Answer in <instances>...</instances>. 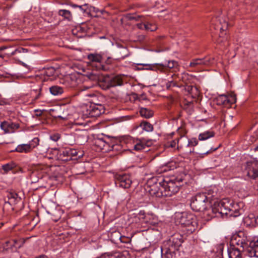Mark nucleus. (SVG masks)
Returning <instances> with one entry per match:
<instances>
[{
    "label": "nucleus",
    "instance_id": "24",
    "mask_svg": "<svg viewBox=\"0 0 258 258\" xmlns=\"http://www.w3.org/2000/svg\"><path fill=\"white\" fill-rule=\"evenodd\" d=\"M131 223H135L137 227H139L140 225H142L143 221L142 218L141 217V211L137 215H134L131 217L130 220Z\"/></svg>",
    "mask_w": 258,
    "mask_h": 258
},
{
    "label": "nucleus",
    "instance_id": "50",
    "mask_svg": "<svg viewBox=\"0 0 258 258\" xmlns=\"http://www.w3.org/2000/svg\"><path fill=\"white\" fill-rule=\"evenodd\" d=\"M35 115L37 116H40L42 113V111L41 110H35Z\"/></svg>",
    "mask_w": 258,
    "mask_h": 258
},
{
    "label": "nucleus",
    "instance_id": "14",
    "mask_svg": "<svg viewBox=\"0 0 258 258\" xmlns=\"http://www.w3.org/2000/svg\"><path fill=\"white\" fill-rule=\"evenodd\" d=\"M141 217L142 218L143 223L150 225H155L158 222L157 217L153 214L148 213L145 214L144 212L141 211Z\"/></svg>",
    "mask_w": 258,
    "mask_h": 258
},
{
    "label": "nucleus",
    "instance_id": "2",
    "mask_svg": "<svg viewBox=\"0 0 258 258\" xmlns=\"http://www.w3.org/2000/svg\"><path fill=\"white\" fill-rule=\"evenodd\" d=\"M175 220L176 224L180 225L183 228L182 230L187 234L194 232L198 227L197 217L191 213H176Z\"/></svg>",
    "mask_w": 258,
    "mask_h": 258
},
{
    "label": "nucleus",
    "instance_id": "26",
    "mask_svg": "<svg viewBox=\"0 0 258 258\" xmlns=\"http://www.w3.org/2000/svg\"><path fill=\"white\" fill-rule=\"evenodd\" d=\"M50 93L53 95H59L63 93V89L61 87L53 86L49 88Z\"/></svg>",
    "mask_w": 258,
    "mask_h": 258
},
{
    "label": "nucleus",
    "instance_id": "49",
    "mask_svg": "<svg viewBox=\"0 0 258 258\" xmlns=\"http://www.w3.org/2000/svg\"><path fill=\"white\" fill-rule=\"evenodd\" d=\"M68 116H69V114L65 115H63V116L58 115L57 116H55V117L58 118H60V119H63V120H66V119H67L68 118Z\"/></svg>",
    "mask_w": 258,
    "mask_h": 258
},
{
    "label": "nucleus",
    "instance_id": "10",
    "mask_svg": "<svg viewBox=\"0 0 258 258\" xmlns=\"http://www.w3.org/2000/svg\"><path fill=\"white\" fill-rule=\"evenodd\" d=\"M54 72L55 70L53 68H48L43 69L34 76H32L31 78L35 79L36 81H53L54 80L53 77ZM26 78H30V77Z\"/></svg>",
    "mask_w": 258,
    "mask_h": 258
},
{
    "label": "nucleus",
    "instance_id": "33",
    "mask_svg": "<svg viewBox=\"0 0 258 258\" xmlns=\"http://www.w3.org/2000/svg\"><path fill=\"white\" fill-rule=\"evenodd\" d=\"M16 166V164L14 162H10L2 166V169L6 173L12 170Z\"/></svg>",
    "mask_w": 258,
    "mask_h": 258
},
{
    "label": "nucleus",
    "instance_id": "55",
    "mask_svg": "<svg viewBox=\"0 0 258 258\" xmlns=\"http://www.w3.org/2000/svg\"><path fill=\"white\" fill-rule=\"evenodd\" d=\"M5 56L0 52V58H4Z\"/></svg>",
    "mask_w": 258,
    "mask_h": 258
},
{
    "label": "nucleus",
    "instance_id": "8",
    "mask_svg": "<svg viewBox=\"0 0 258 258\" xmlns=\"http://www.w3.org/2000/svg\"><path fill=\"white\" fill-rule=\"evenodd\" d=\"M214 58L210 56L192 59L189 64V67L195 71H200L204 67L211 66L214 63Z\"/></svg>",
    "mask_w": 258,
    "mask_h": 258
},
{
    "label": "nucleus",
    "instance_id": "56",
    "mask_svg": "<svg viewBox=\"0 0 258 258\" xmlns=\"http://www.w3.org/2000/svg\"><path fill=\"white\" fill-rule=\"evenodd\" d=\"M102 69L103 70H105V68H104V66H102Z\"/></svg>",
    "mask_w": 258,
    "mask_h": 258
},
{
    "label": "nucleus",
    "instance_id": "30",
    "mask_svg": "<svg viewBox=\"0 0 258 258\" xmlns=\"http://www.w3.org/2000/svg\"><path fill=\"white\" fill-rule=\"evenodd\" d=\"M217 103L219 105L227 104V95L222 94L218 96L217 98Z\"/></svg>",
    "mask_w": 258,
    "mask_h": 258
},
{
    "label": "nucleus",
    "instance_id": "31",
    "mask_svg": "<svg viewBox=\"0 0 258 258\" xmlns=\"http://www.w3.org/2000/svg\"><path fill=\"white\" fill-rule=\"evenodd\" d=\"M188 139L185 137H181L177 142L178 148L187 147Z\"/></svg>",
    "mask_w": 258,
    "mask_h": 258
},
{
    "label": "nucleus",
    "instance_id": "52",
    "mask_svg": "<svg viewBox=\"0 0 258 258\" xmlns=\"http://www.w3.org/2000/svg\"><path fill=\"white\" fill-rule=\"evenodd\" d=\"M146 24H143V23H140V24H138V27L139 28V29H143L145 28H144V25H146Z\"/></svg>",
    "mask_w": 258,
    "mask_h": 258
},
{
    "label": "nucleus",
    "instance_id": "59",
    "mask_svg": "<svg viewBox=\"0 0 258 258\" xmlns=\"http://www.w3.org/2000/svg\"><path fill=\"white\" fill-rule=\"evenodd\" d=\"M75 31H76L75 30H73V33L74 34H75Z\"/></svg>",
    "mask_w": 258,
    "mask_h": 258
},
{
    "label": "nucleus",
    "instance_id": "47",
    "mask_svg": "<svg viewBox=\"0 0 258 258\" xmlns=\"http://www.w3.org/2000/svg\"><path fill=\"white\" fill-rule=\"evenodd\" d=\"M194 79L195 77L192 76V75L189 76L188 75H184V76L183 77V79L186 80V81H189Z\"/></svg>",
    "mask_w": 258,
    "mask_h": 258
},
{
    "label": "nucleus",
    "instance_id": "3",
    "mask_svg": "<svg viewBox=\"0 0 258 258\" xmlns=\"http://www.w3.org/2000/svg\"><path fill=\"white\" fill-rule=\"evenodd\" d=\"M233 246L237 245L240 248H246V254L250 257H258V239L250 241L246 238H242L240 235H236L232 240Z\"/></svg>",
    "mask_w": 258,
    "mask_h": 258
},
{
    "label": "nucleus",
    "instance_id": "36",
    "mask_svg": "<svg viewBox=\"0 0 258 258\" xmlns=\"http://www.w3.org/2000/svg\"><path fill=\"white\" fill-rule=\"evenodd\" d=\"M247 174L249 177L253 179H256L258 178V170L252 169V170L248 171Z\"/></svg>",
    "mask_w": 258,
    "mask_h": 258
},
{
    "label": "nucleus",
    "instance_id": "12",
    "mask_svg": "<svg viewBox=\"0 0 258 258\" xmlns=\"http://www.w3.org/2000/svg\"><path fill=\"white\" fill-rule=\"evenodd\" d=\"M132 182L130 176L128 174H119L115 176V183L117 186L127 188L130 187Z\"/></svg>",
    "mask_w": 258,
    "mask_h": 258
},
{
    "label": "nucleus",
    "instance_id": "44",
    "mask_svg": "<svg viewBox=\"0 0 258 258\" xmlns=\"http://www.w3.org/2000/svg\"><path fill=\"white\" fill-rule=\"evenodd\" d=\"M97 60H98V62H102L104 61H105L107 63L109 64L110 63H111V60L110 59V58H108L106 60H105V59L104 58H103L102 57L100 56V55L98 54V58H97Z\"/></svg>",
    "mask_w": 258,
    "mask_h": 258
},
{
    "label": "nucleus",
    "instance_id": "4",
    "mask_svg": "<svg viewBox=\"0 0 258 258\" xmlns=\"http://www.w3.org/2000/svg\"><path fill=\"white\" fill-rule=\"evenodd\" d=\"M228 18L224 14H221L218 18H213L210 21L211 29L213 28L215 30H220V34L219 38L217 40V43H221L226 41L227 38H222L224 34V31L228 28Z\"/></svg>",
    "mask_w": 258,
    "mask_h": 258
},
{
    "label": "nucleus",
    "instance_id": "13",
    "mask_svg": "<svg viewBox=\"0 0 258 258\" xmlns=\"http://www.w3.org/2000/svg\"><path fill=\"white\" fill-rule=\"evenodd\" d=\"M153 144L152 140L142 139L137 141L134 145V149L137 151H147V149Z\"/></svg>",
    "mask_w": 258,
    "mask_h": 258
},
{
    "label": "nucleus",
    "instance_id": "29",
    "mask_svg": "<svg viewBox=\"0 0 258 258\" xmlns=\"http://www.w3.org/2000/svg\"><path fill=\"white\" fill-rule=\"evenodd\" d=\"M58 14L68 20H71L72 18V14L69 10H60L58 11Z\"/></svg>",
    "mask_w": 258,
    "mask_h": 258
},
{
    "label": "nucleus",
    "instance_id": "6",
    "mask_svg": "<svg viewBox=\"0 0 258 258\" xmlns=\"http://www.w3.org/2000/svg\"><path fill=\"white\" fill-rule=\"evenodd\" d=\"M156 178H152L148 180L146 190L151 196L156 197H164L163 192L161 189L162 181L157 182Z\"/></svg>",
    "mask_w": 258,
    "mask_h": 258
},
{
    "label": "nucleus",
    "instance_id": "35",
    "mask_svg": "<svg viewBox=\"0 0 258 258\" xmlns=\"http://www.w3.org/2000/svg\"><path fill=\"white\" fill-rule=\"evenodd\" d=\"M145 30L150 31H155L157 29V27L155 24L150 23H146V25H144Z\"/></svg>",
    "mask_w": 258,
    "mask_h": 258
},
{
    "label": "nucleus",
    "instance_id": "28",
    "mask_svg": "<svg viewBox=\"0 0 258 258\" xmlns=\"http://www.w3.org/2000/svg\"><path fill=\"white\" fill-rule=\"evenodd\" d=\"M139 126L141 127L142 129L146 132H152L153 130V125L147 122V121H143L142 122Z\"/></svg>",
    "mask_w": 258,
    "mask_h": 258
},
{
    "label": "nucleus",
    "instance_id": "16",
    "mask_svg": "<svg viewBox=\"0 0 258 258\" xmlns=\"http://www.w3.org/2000/svg\"><path fill=\"white\" fill-rule=\"evenodd\" d=\"M157 65L156 63H137L134 67V69L138 71L152 70L157 71Z\"/></svg>",
    "mask_w": 258,
    "mask_h": 258
},
{
    "label": "nucleus",
    "instance_id": "19",
    "mask_svg": "<svg viewBox=\"0 0 258 258\" xmlns=\"http://www.w3.org/2000/svg\"><path fill=\"white\" fill-rule=\"evenodd\" d=\"M7 198L8 199V203L11 205H16L21 200L17 193L13 191L8 193Z\"/></svg>",
    "mask_w": 258,
    "mask_h": 258
},
{
    "label": "nucleus",
    "instance_id": "17",
    "mask_svg": "<svg viewBox=\"0 0 258 258\" xmlns=\"http://www.w3.org/2000/svg\"><path fill=\"white\" fill-rule=\"evenodd\" d=\"M100 150L103 153H106L111 150L109 144L104 138L98 137V151Z\"/></svg>",
    "mask_w": 258,
    "mask_h": 258
},
{
    "label": "nucleus",
    "instance_id": "21",
    "mask_svg": "<svg viewBox=\"0 0 258 258\" xmlns=\"http://www.w3.org/2000/svg\"><path fill=\"white\" fill-rule=\"evenodd\" d=\"M31 151L30 147L27 144L19 145L14 150L12 151V152H17L21 153H29Z\"/></svg>",
    "mask_w": 258,
    "mask_h": 258
},
{
    "label": "nucleus",
    "instance_id": "48",
    "mask_svg": "<svg viewBox=\"0 0 258 258\" xmlns=\"http://www.w3.org/2000/svg\"><path fill=\"white\" fill-rule=\"evenodd\" d=\"M8 103V100L5 98L0 99V105H4Z\"/></svg>",
    "mask_w": 258,
    "mask_h": 258
},
{
    "label": "nucleus",
    "instance_id": "46",
    "mask_svg": "<svg viewBox=\"0 0 258 258\" xmlns=\"http://www.w3.org/2000/svg\"><path fill=\"white\" fill-rule=\"evenodd\" d=\"M184 89L188 93H190L192 90V86L191 85H186V86H183Z\"/></svg>",
    "mask_w": 258,
    "mask_h": 258
},
{
    "label": "nucleus",
    "instance_id": "15",
    "mask_svg": "<svg viewBox=\"0 0 258 258\" xmlns=\"http://www.w3.org/2000/svg\"><path fill=\"white\" fill-rule=\"evenodd\" d=\"M157 65V71H162L165 68L173 69L178 66L177 61L171 60L165 61L164 63H156Z\"/></svg>",
    "mask_w": 258,
    "mask_h": 258
},
{
    "label": "nucleus",
    "instance_id": "60",
    "mask_svg": "<svg viewBox=\"0 0 258 258\" xmlns=\"http://www.w3.org/2000/svg\"><path fill=\"white\" fill-rule=\"evenodd\" d=\"M14 54H15V52H14L11 53L12 55H14Z\"/></svg>",
    "mask_w": 258,
    "mask_h": 258
},
{
    "label": "nucleus",
    "instance_id": "54",
    "mask_svg": "<svg viewBox=\"0 0 258 258\" xmlns=\"http://www.w3.org/2000/svg\"><path fill=\"white\" fill-rule=\"evenodd\" d=\"M176 143H177L176 142V141H172L171 142V144H170V146H171V147H175V145H176Z\"/></svg>",
    "mask_w": 258,
    "mask_h": 258
},
{
    "label": "nucleus",
    "instance_id": "5",
    "mask_svg": "<svg viewBox=\"0 0 258 258\" xmlns=\"http://www.w3.org/2000/svg\"><path fill=\"white\" fill-rule=\"evenodd\" d=\"M211 197H207L205 194H198L191 199L190 207L193 211L204 212V214H209V212L205 211L206 209V203Z\"/></svg>",
    "mask_w": 258,
    "mask_h": 258
},
{
    "label": "nucleus",
    "instance_id": "18",
    "mask_svg": "<svg viewBox=\"0 0 258 258\" xmlns=\"http://www.w3.org/2000/svg\"><path fill=\"white\" fill-rule=\"evenodd\" d=\"M241 249L235 246H231L228 249L229 258H241Z\"/></svg>",
    "mask_w": 258,
    "mask_h": 258
},
{
    "label": "nucleus",
    "instance_id": "9",
    "mask_svg": "<svg viewBox=\"0 0 258 258\" xmlns=\"http://www.w3.org/2000/svg\"><path fill=\"white\" fill-rule=\"evenodd\" d=\"M161 189H163L164 197H171L179 191V186L172 180L164 179L162 181Z\"/></svg>",
    "mask_w": 258,
    "mask_h": 258
},
{
    "label": "nucleus",
    "instance_id": "57",
    "mask_svg": "<svg viewBox=\"0 0 258 258\" xmlns=\"http://www.w3.org/2000/svg\"><path fill=\"white\" fill-rule=\"evenodd\" d=\"M209 153V151L206 152V153H204V155H206Z\"/></svg>",
    "mask_w": 258,
    "mask_h": 258
},
{
    "label": "nucleus",
    "instance_id": "38",
    "mask_svg": "<svg viewBox=\"0 0 258 258\" xmlns=\"http://www.w3.org/2000/svg\"><path fill=\"white\" fill-rule=\"evenodd\" d=\"M207 197H211L210 198L208 199V201L209 200H212L213 198H214L216 195V193L213 191V189H209L207 192L205 193Z\"/></svg>",
    "mask_w": 258,
    "mask_h": 258
},
{
    "label": "nucleus",
    "instance_id": "37",
    "mask_svg": "<svg viewBox=\"0 0 258 258\" xmlns=\"http://www.w3.org/2000/svg\"><path fill=\"white\" fill-rule=\"evenodd\" d=\"M1 128L5 131L6 133H9L12 131L9 129V126L8 125V121H3L1 123Z\"/></svg>",
    "mask_w": 258,
    "mask_h": 258
},
{
    "label": "nucleus",
    "instance_id": "27",
    "mask_svg": "<svg viewBox=\"0 0 258 258\" xmlns=\"http://www.w3.org/2000/svg\"><path fill=\"white\" fill-rule=\"evenodd\" d=\"M140 112L141 116L147 118L151 117L153 115V112L152 110L145 108H141Z\"/></svg>",
    "mask_w": 258,
    "mask_h": 258
},
{
    "label": "nucleus",
    "instance_id": "42",
    "mask_svg": "<svg viewBox=\"0 0 258 258\" xmlns=\"http://www.w3.org/2000/svg\"><path fill=\"white\" fill-rule=\"evenodd\" d=\"M104 112V106L103 105L98 104V115L103 114Z\"/></svg>",
    "mask_w": 258,
    "mask_h": 258
},
{
    "label": "nucleus",
    "instance_id": "53",
    "mask_svg": "<svg viewBox=\"0 0 258 258\" xmlns=\"http://www.w3.org/2000/svg\"><path fill=\"white\" fill-rule=\"evenodd\" d=\"M38 90H39V93H38V94H37V95L35 97V98H34V99H35V100L38 99L39 98L40 96V94H41V93H40V91H41V89L40 88H39L38 89Z\"/></svg>",
    "mask_w": 258,
    "mask_h": 258
},
{
    "label": "nucleus",
    "instance_id": "39",
    "mask_svg": "<svg viewBox=\"0 0 258 258\" xmlns=\"http://www.w3.org/2000/svg\"><path fill=\"white\" fill-rule=\"evenodd\" d=\"M198 144V142L196 139H192L191 140L188 139V142L187 143V147L188 146H196Z\"/></svg>",
    "mask_w": 258,
    "mask_h": 258
},
{
    "label": "nucleus",
    "instance_id": "58",
    "mask_svg": "<svg viewBox=\"0 0 258 258\" xmlns=\"http://www.w3.org/2000/svg\"><path fill=\"white\" fill-rule=\"evenodd\" d=\"M98 81H102V80H101V79L99 78L98 77Z\"/></svg>",
    "mask_w": 258,
    "mask_h": 258
},
{
    "label": "nucleus",
    "instance_id": "22",
    "mask_svg": "<svg viewBox=\"0 0 258 258\" xmlns=\"http://www.w3.org/2000/svg\"><path fill=\"white\" fill-rule=\"evenodd\" d=\"M102 83V84H98V86H99L103 89L106 90L111 87H114L117 85L120 86L122 85V84L120 83L121 82H101Z\"/></svg>",
    "mask_w": 258,
    "mask_h": 258
},
{
    "label": "nucleus",
    "instance_id": "43",
    "mask_svg": "<svg viewBox=\"0 0 258 258\" xmlns=\"http://www.w3.org/2000/svg\"><path fill=\"white\" fill-rule=\"evenodd\" d=\"M73 7H78L79 8V9L83 12V13H85L87 11V6L86 4H85V5H81V6H78V5H73Z\"/></svg>",
    "mask_w": 258,
    "mask_h": 258
},
{
    "label": "nucleus",
    "instance_id": "40",
    "mask_svg": "<svg viewBox=\"0 0 258 258\" xmlns=\"http://www.w3.org/2000/svg\"><path fill=\"white\" fill-rule=\"evenodd\" d=\"M8 125L10 130L17 129L20 127L19 124L16 122H8Z\"/></svg>",
    "mask_w": 258,
    "mask_h": 258
},
{
    "label": "nucleus",
    "instance_id": "1",
    "mask_svg": "<svg viewBox=\"0 0 258 258\" xmlns=\"http://www.w3.org/2000/svg\"><path fill=\"white\" fill-rule=\"evenodd\" d=\"M243 207L242 202L235 203L233 200L225 198L219 202H215L209 211L212 212L211 218L217 216V214L236 217L243 213Z\"/></svg>",
    "mask_w": 258,
    "mask_h": 258
},
{
    "label": "nucleus",
    "instance_id": "25",
    "mask_svg": "<svg viewBox=\"0 0 258 258\" xmlns=\"http://www.w3.org/2000/svg\"><path fill=\"white\" fill-rule=\"evenodd\" d=\"M98 258H125L120 252H115L113 254L104 253Z\"/></svg>",
    "mask_w": 258,
    "mask_h": 258
},
{
    "label": "nucleus",
    "instance_id": "23",
    "mask_svg": "<svg viewBox=\"0 0 258 258\" xmlns=\"http://www.w3.org/2000/svg\"><path fill=\"white\" fill-rule=\"evenodd\" d=\"M215 133L212 131H206L203 133L200 134L199 135V140L200 141H205L208 139L213 137Z\"/></svg>",
    "mask_w": 258,
    "mask_h": 258
},
{
    "label": "nucleus",
    "instance_id": "61",
    "mask_svg": "<svg viewBox=\"0 0 258 258\" xmlns=\"http://www.w3.org/2000/svg\"><path fill=\"white\" fill-rule=\"evenodd\" d=\"M36 91H37V90H33V91H34L35 92H36Z\"/></svg>",
    "mask_w": 258,
    "mask_h": 258
},
{
    "label": "nucleus",
    "instance_id": "32",
    "mask_svg": "<svg viewBox=\"0 0 258 258\" xmlns=\"http://www.w3.org/2000/svg\"><path fill=\"white\" fill-rule=\"evenodd\" d=\"M39 139L38 138H34L31 141L29 142L28 144V146L30 147V148L31 151L33 150L35 148H36L39 143Z\"/></svg>",
    "mask_w": 258,
    "mask_h": 258
},
{
    "label": "nucleus",
    "instance_id": "34",
    "mask_svg": "<svg viewBox=\"0 0 258 258\" xmlns=\"http://www.w3.org/2000/svg\"><path fill=\"white\" fill-rule=\"evenodd\" d=\"M227 95V104H232L236 102V95L234 93H231Z\"/></svg>",
    "mask_w": 258,
    "mask_h": 258
},
{
    "label": "nucleus",
    "instance_id": "51",
    "mask_svg": "<svg viewBox=\"0 0 258 258\" xmlns=\"http://www.w3.org/2000/svg\"><path fill=\"white\" fill-rule=\"evenodd\" d=\"M132 86L136 87L135 91H137L139 88H141L142 85L140 83H138V85H131Z\"/></svg>",
    "mask_w": 258,
    "mask_h": 258
},
{
    "label": "nucleus",
    "instance_id": "45",
    "mask_svg": "<svg viewBox=\"0 0 258 258\" xmlns=\"http://www.w3.org/2000/svg\"><path fill=\"white\" fill-rule=\"evenodd\" d=\"M88 58L92 62L97 61V54H90L88 55Z\"/></svg>",
    "mask_w": 258,
    "mask_h": 258
},
{
    "label": "nucleus",
    "instance_id": "11",
    "mask_svg": "<svg viewBox=\"0 0 258 258\" xmlns=\"http://www.w3.org/2000/svg\"><path fill=\"white\" fill-rule=\"evenodd\" d=\"M49 171V168L46 165L42 164L36 165L30 175L32 182H37L39 178H42L48 173Z\"/></svg>",
    "mask_w": 258,
    "mask_h": 258
},
{
    "label": "nucleus",
    "instance_id": "7",
    "mask_svg": "<svg viewBox=\"0 0 258 258\" xmlns=\"http://www.w3.org/2000/svg\"><path fill=\"white\" fill-rule=\"evenodd\" d=\"M83 154L81 152H78L76 149L66 148L58 151L57 158L59 160L67 161L77 158L82 157Z\"/></svg>",
    "mask_w": 258,
    "mask_h": 258
},
{
    "label": "nucleus",
    "instance_id": "20",
    "mask_svg": "<svg viewBox=\"0 0 258 258\" xmlns=\"http://www.w3.org/2000/svg\"><path fill=\"white\" fill-rule=\"evenodd\" d=\"M16 243V240H13L12 242L10 241H7L4 244L0 245V252H5L9 249L12 248L13 247L15 246Z\"/></svg>",
    "mask_w": 258,
    "mask_h": 258
},
{
    "label": "nucleus",
    "instance_id": "41",
    "mask_svg": "<svg viewBox=\"0 0 258 258\" xmlns=\"http://www.w3.org/2000/svg\"><path fill=\"white\" fill-rule=\"evenodd\" d=\"M60 138V135L58 133L53 134L50 136V139L54 142H57Z\"/></svg>",
    "mask_w": 258,
    "mask_h": 258
}]
</instances>
